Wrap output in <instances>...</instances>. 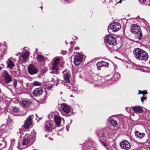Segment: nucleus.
<instances>
[{
    "label": "nucleus",
    "instance_id": "obj_42",
    "mask_svg": "<svg viewBox=\"0 0 150 150\" xmlns=\"http://www.w3.org/2000/svg\"><path fill=\"white\" fill-rule=\"evenodd\" d=\"M39 120H40L42 119V118L41 117H40V118H39Z\"/></svg>",
    "mask_w": 150,
    "mask_h": 150
},
{
    "label": "nucleus",
    "instance_id": "obj_24",
    "mask_svg": "<svg viewBox=\"0 0 150 150\" xmlns=\"http://www.w3.org/2000/svg\"><path fill=\"white\" fill-rule=\"evenodd\" d=\"M99 137L103 139L108 138V136L107 135L106 132L105 133H102L99 135Z\"/></svg>",
    "mask_w": 150,
    "mask_h": 150
},
{
    "label": "nucleus",
    "instance_id": "obj_47",
    "mask_svg": "<svg viewBox=\"0 0 150 150\" xmlns=\"http://www.w3.org/2000/svg\"><path fill=\"white\" fill-rule=\"evenodd\" d=\"M115 75H114V76L115 77Z\"/></svg>",
    "mask_w": 150,
    "mask_h": 150
},
{
    "label": "nucleus",
    "instance_id": "obj_10",
    "mask_svg": "<svg viewBox=\"0 0 150 150\" xmlns=\"http://www.w3.org/2000/svg\"><path fill=\"white\" fill-rule=\"evenodd\" d=\"M120 145L122 148L126 150L129 149L131 147L130 143L126 140L120 142Z\"/></svg>",
    "mask_w": 150,
    "mask_h": 150
},
{
    "label": "nucleus",
    "instance_id": "obj_12",
    "mask_svg": "<svg viewBox=\"0 0 150 150\" xmlns=\"http://www.w3.org/2000/svg\"><path fill=\"white\" fill-rule=\"evenodd\" d=\"M43 92V89L41 87L36 88L33 91V94L35 96H40Z\"/></svg>",
    "mask_w": 150,
    "mask_h": 150
},
{
    "label": "nucleus",
    "instance_id": "obj_9",
    "mask_svg": "<svg viewBox=\"0 0 150 150\" xmlns=\"http://www.w3.org/2000/svg\"><path fill=\"white\" fill-rule=\"evenodd\" d=\"M33 115H30L26 120L25 124L23 125L25 129L28 128L32 124V120L33 117Z\"/></svg>",
    "mask_w": 150,
    "mask_h": 150
},
{
    "label": "nucleus",
    "instance_id": "obj_31",
    "mask_svg": "<svg viewBox=\"0 0 150 150\" xmlns=\"http://www.w3.org/2000/svg\"><path fill=\"white\" fill-rule=\"evenodd\" d=\"M147 93L146 91H141L140 90L139 91L138 94H142L143 95V96H144L145 94Z\"/></svg>",
    "mask_w": 150,
    "mask_h": 150
},
{
    "label": "nucleus",
    "instance_id": "obj_26",
    "mask_svg": "<svg viewBox=\"0 0 150 150\" xmlns=\"http://www.w3.org/2000/svg\"><path fill=\"white\" fill-rule=\"evenodd\" d=\"M32 84L34 86H40L41 85V83L38 81H35L32 83Z\"/></svg>",
    "mask_w": 150,
    "mask_h": 150
},
{
    "label": "nucleus",
    "instance_id": "obj_30",
    "mask_svg": "<svg viewBox=\"0 0 150 150\" xmlns=\"http://www.w3.org/2000/svg\"><path fill=\"white\" fill-rule=\"evenodd\" d=\"M96 66H97V69L98 70H100L101 67H102L100 63V62H99L97 63L96 64Z\"/></svg>",
    "mask_w": 150,
    "mask_h": 150
},
{
    "label": "nucleus",
    "instance_id": "obj_17",
    "mask_svg": "<svg viewBox=\"0 0 150 150\" xmlns=\"http://www.w3.org/2000/svg\"><path fill=\"white\" fill-rule=\"evenodd\" d=\"M54 120L58 126H60L61 124V118L58 116L55 115L54 116Z\"/></svg>",
    "mask_w": 150,
    "mask_h": 150
},
{
    "label": "nucleus",
    "instance_id": "obj_11",
    "mask_svg": "<svg viewBox=\"0 0 150 150\" xmlns=\"http://www.w3.org/2000/svg\"><path fill=\"white\" fill-rule=\"evenodd\" d=\"M4 134V131L2 130H0V136L2 137H0V149H1L2 148L4 147L5 146L6 144L5 141L3 139L4 137L3 136V134Z\"/></svg>",
    "mask_w": 150,
    "mask_h": 150
},
{
    "label": "nucleus",
    "instance_id": "obj_14",
    "mask_svg": "<svg viewBox=\"0 0 150 150\" xmlns=\"http://www.w3.org/2000/svg\"><path fill=\"white\" fill-rule=\"evenodd\" d=\"M61 108L63 110L67 113H69L70 112V109L69 107L65 104L61 105Z\"/></svg>",
    "mask_w": 150,
    "mask_h": 150
},
{
    "label": "nucleus",
    "instance_id": "obj_5",
    "mask_svg": "<svg viewBox=\"0 0 150 150\" xmlns=\"http://www.w3.org/2000/svg\"><path fill=\"white\" fill-rule=\"evenodd\" d=\"M1 76L3 81L6 84H8L12 81L13 77L6 70L3 71L2 73Z\"/></svg>",
    "mask_w": 150,
    "mask_h": 150
},
{
    "label": "nucleus",
    "instance_id": "obj_28",
    "mask_svg": "<svg viewBox=\"0 0 150 150\" xmlns=\"http://www.w3.org/2000/svg\"><path fill=\"white\" fill-rule=\"evenodd\" d=\"M57 66H55L54 64H53L51 68V69L54 70L55 72H57L58 71V69L57 67Z\"/></svg>",
    "mask_w": 150,
    "mask_h": 150
},
{
    "label": "nucleus",
    "instance_id": "obj_21",
    "mask_svg": "<svg viewBox=\"0 0 150 150\" xmlns=\"http://www.w3.org/2000/svg\"><path fill=\"white\" fill-rule=\"evenodd\" d=\"M37 60L40 62H42L45 59V57L41 55L38 54L36 57Z\"/></svg>",
    "mask_w": 150,
    "mask_h": 150
},
{
    "label": "nucleus",
    "instance_id": "obj_40",
    "mask_svg": "<svg viewBox=\"0 0 150 150\" xmlns=\"http://www.w3.org/2000/svg\"><path fill=\"white\" fill-rule=\"evenodd\" d=\"M122 0H120L119 2H117V3H121L122 2Z\"/></svg>",
    "mask_w": 150,
    "mask_h": 150
},
{
    "label": "nucleus",
    "instance_id": "obj_23",
    "mask_svg": "<svg viewBox=\"0 0 150 150\" xmlns=\"http://www.w3.org/2000/svg\"><path fill=\"white\" fill-rule=\"evenodd\" d=\"M60 59L58 57H55L54 60V62L53 64L55 66H57L59 64V62L60 61Z\"/></svg>",
    "mask_w": 150,
    "mask_h": 150
},
{
    "label": "nucleus",
    "instance_id": "obj_37",
    "mask_svg": "<svg viewBox=\"0 0 150 150\" xmlns=\"http://www.w3.org/2000/svg\"><path fill=\"white\" fill-rule=\"evenodd\" d=\"M56 72H55V71H50V73L52 74H54L56 73Z\"/></svg>",
    "mask_w": 150,
    "mask_h": 150
},
{
    "label": "nucleus",
    "instance_id": "obj_34",
    "mask_svg": "<svg viewBox=\"0 0 150 150\" xmlns=\"http://www.w3.org/2000/svg\"><path fill=\"white\" fill-rule=\"evenodd\" d=\"M146 98V97L143 96L142 97H141V101L143 103L144 101L145 100Z\"/></svg>",
    "mask_w": 150,
    "mask_h": 150
},
{
    "label": "nucleus",
    "instance_id": "obj_2",
    "mask_svg": "<svg viewBox=\"0 0 150 150\" xmlns=\"http://www.w3.org/2000/svg\"><path fill=\"white\" fill-rule=\"evenodd\" d=\"M36 133L33 130L30 134H26L22 140V144L23 145H27L29 144H32L35 139Z\"/></svg>",
    "mask_w": 150,
    "mask_h": 150
},
{
    "label": "nucleus",
    "instance_id": "obj_13",
    "mask_svg": "<svg viewBox=\"0 0 150 150\" xmlns=\"http://www.w3.org/2000/svg\"><path fill=\"white\" fill-rule=\"evenodd\" d=\"M21 104L23 107L28 108L31 106L32 103L29 99H25L21 102Z\"/></svg>",
    "mask_w": 150,
    "mask_h": 150
},
{
    "label": "nucleus",
    "instance_id": "obj_7",
    "mask_svg": "<svg viewBox=\"0 0 150 150\" xmlns=\"http://www.w3.org/2000/svg\"><path fill=\"white\" fill-rule=\"evenodd\" d=\"M28 69L29 74L31 75L35 74L38 72V68L32 64H30L28 67Z\"/></svg>",
    "mask_w": 150,
    "mask_h": 150
},
{
    "label": "nucleus",
    "instance_id": "obj_27",
    "mask_svg": "<svg viewBox=\"0 0 150 150\" xmlns=\"http://www.w3.org/2000/svg\"><path fill=\"white\" fill-rule=\"evenodd\" d=\"M100 63L102 65V67L103 66H107L108 67V63L107 62H105L104 61H102L101 62H100Z\"/></svg>",
    "mask_w": 150,
    "mask_h": 150
},
{
    "label": "nucleus",
    "instance_id": "obj_6",
    "mask_svg": "<svg viewBox=\"0 0 150 150\" xmlns=\"http://www.w3.org/2000/svg\"><path fill=\"white\" fill-rule=\"evenodd\" d=\"M121 28L120 24L118 22H114L110 25L108 29L112 30L113 32H115L118 31Z\"/></svg>",
    "mask_w": 150,
    "mask_h": 150
},
{
    "label": "nucleus",
    "instance_id": "obj_1",
    "mask_svg": "<svg viewBox=\"0 0 150 150\" xmlns=\"http://www.w3.org/2000/svg\"><path fill=\"white\" fill-rule=\"evenodd\" d=\"M133 53L134 57L137 59L146 61L148 58V55L147 53L140 48H137L134 49Z\"/></svg>",
    "mask_w": 150,
    "mask_h": 150
},
{
    "label": "nucleus",
    "instance_id": "obj_44",
    "mask_svg": "<svg viewBox=\"0 0 150 150\" xmlns=\"http://www.w3.org/2000/svg\"><path fill=\"white\" fill-rule=\"evenodd\" d=\"M41 9L42 8V7H41Z\"/></svg>",
    "mask_w": 150,
    "mask_h": 150
},
{
    "label": "nucleus",
    "instance_id": "obj_32",
    "mask_svg": "<svg viewBox=\"0 0 150 150\" xmlns=\"http://www.w3.org/2000/svg\"><path fill=\"white\" fill-rule=\"evenodd\" d=\"M112 131V130L109 129L108 132H106L107 135L108 136V138L110 137L111 135L112 134V133L111 132Z\"/></svg>",
    "mask_w": 150,
    "mask_h": 150
},
{
    "label": "nucleus",
    "instance_id": "obj_41",
    "mask_svg": "<svg viewBox=\"0 0 150 150\" xmlns=\"http://www.w3.org/2000/svg\"><path fill=\"white\" fill-rule=\"evenodd\" d=\"M143 2H145L146 1L145 0H142Z\"/></svg>",
    "mask_w": 150,
    "mask_h": 150
},
{
    "label": "nucleus",
    "instance_id": "obj_46",
    "mask_svg": "<svg viewBox=\"0 0 150 150\" xmlns=\"http://www.w3.org/2000/svg\"><path fill=\"white\" fill-rule=\"evenodd\" d=\"M4 53H6V52H4Z\"/></svg>",
    "mask_w": 150,
    "mask_h": 150
},
{
    "label": "nucleus",
    "instance_id": "obj_29",
    "mask_svg": "<svg viewBox=\"0 0 150 150\" xmlns=\"http://www.w3.org/2000/svg\"><path fill=\"white\" fill-rule=\"evenodd\" d=\"M12 110L13 112L15 113H17L19 111V108H18L14 107L13 108Z\"/></svg>",
    "mask_w": 150,
    "mask_h": 150
},
{
    "label": "nucleus",
    "instance_id": "obj_48",
    "mask_svg": "<svg viewBox=\"0 0 150 150\" xmlns=\"http://www.w3.org/2000/svg\"><path fill=\"white\" fill-rule=\"evenodd\" d=\"M149 63H150V60L149 61Z\"/></svg>",
    "mask_w": 150,
    "mask_h": 150
},
{
    "label": "nucleus",
    "instance_id": "obj_8",
    "mask_svg": "<svg viewBox=\"0 0 150 150\" xmlns=\"http://www.w3.org/2000/svg\"><path fill=\"white\" fill-rule=\"evenodd\" d=\"M83 56L80 53H78L75 55L74 56V63L76 65H79L81 63Z\"/></svg>",
    "mask_w": 150,
    "mask_h": 150
},
{
    "label": "nucleus",
    "instance_id": "obj_45",
    "mask_svg": "<svg viewBox=\"0 0 150 150\" xmlns=\"http://www.w3.org/2000/svg\"><path fill=\"white\" fill-rule=\"evenodd\" d=\"M36 117H37V115L36 114Z\"/></svg>",
    "mask_w": 150,
    "mask_h": 150
},
{
    "label": "nucleus",
    "instance_id": "obj_33",
    "mask_svg": "<svg viewBox=\"0 0 150 150\" xmlns=\"http://www.w3.org/2000/svg\"><path fill=\"white\" fill-rule=\"evenodd\" d=\"M13 85L15 86V87H16L17 85V80L16 79H14L13 80Z\"/></svg>",
    "mask_w": 150,
    "mask_h": 150
},
{
    "label": "nucleus",
    "instance_id": "obj_4",
    "mask_svg": "<svg viewBox=\"0 0 150 150\" xmlns=\"http://www.w3.org/2000/svg\"><path fill=\"white\" fill-rule=\"evenodd\" d=\"M140 27L136 24H133L130 27L131 32L136 34V37L139 40L141 39L142 36V34L140 32Z\"/></svg>",
    "mask_w": 150,
    "mask_h": 150
},
{
    "label": "nucleus",
    "instance_id": "obj_20",
    "mask_svg": "<svg viewBox=\"0 0 150 150\" xmlns=\"http://www.w3.org/2000/svg\"><path fill=\"white\" fill-rule=\"evenodd\" d=\"M7 63L8 67L11 69L15 66L12 61L10 58L8 59V61H7Z\"/></svg>",
    "mask_w": 150,
    "mask_h": 150
},
{
    "label": "nucleus",
    "instance_id": "obj_38",
    "mask_svg": "<svg viewBox=\"0 0 150 150\" xmlns=\"http://www.w3.org/2000/svg\"><path fill=\"white\" fill-rule=\"evenodd\" d=\"M67 1L69 3H70L71 2V0H64Z\"/></svg>",
    "mask_w": 150,
    "mask_h": 150
},
{
    "label": "nucleus",
    "instance_id": "obj_19",
    "mask_svg": "<svg viewBox=\"0 0 150 150\" xmlns=\"http://www.w3.org/2000/svg\"><path fill=\"white\" fill-rule=\"evenodd\" d=\"M135 134L137 137L141 139L144 137L145 134L144 133H140L138 131H136L135 132Z\"/></svg>",
    "mask_w": 150,
    "mask_h": 150
},
{
    "label": "nucleus",
    "instance_id": "obj_22",
    "mask_svg": "<svg viewBox=\"0 0 150 150\" xmlns=\"http://www.w3.org/2000/svg\"><path fill=\"white\" fill-rule=\"evenodd\" d=\"M52 125L51 123L49 122H46L45 125V128L46 130L47 131L50 130L52 127Z\"/></svg>",
    "mask_w": 150,
    "mask_h": 150
},
{
    "label": "nucleus",
    "instance_id": "obj_18",
    "mask_svg": "<svg viewBox=\"0 0 150 150\" xmlns=\"http://www.w3.org/2000/svg\"><path fill=\"white\" fill-rule=\"evenodd\" d=\"M63 77L64 79L67 83H69L70 82L69 79L71 77V75L68 73H66L63 75Z\"/></svg>",
    "mask_w": 150,
    "mask_h": 150
},
{
    "label": "nucleus",
    "instance_id": "obj_16",
    "mask_svg": "<svg viewBox=\"0 0 150 150\" xmlns=\"http://www.w3.org/2000/svg\"><path fill=\"white\" fill-rule=\"evenodd\" d=\"M29 52L28 51L24 52L22 53L21 56L22 59L24 61H26L28 59Z\"/></svg>",
    "mask_w": 150,
    "mask_h": 150
},
{
    "label": "nucleus",
    "instance_id": "obj_43",
    "mask_svg": "<svg viewBox=\"0 0 150 150\" xmlns=\"http://www.w3.org/2000/svg\"><path fill=\"white\" fill-rule=\"evenodd\" d=\"M1 69V67L0 66V70Z\"/></svg>",
    "mask_w": 150,
    "mask_h": 150
},
{
    "label": "nucleus",
    "instance_id": "obj_15",
    "mask_svg": "<svg viewBox=\"0 0 150 150\" xmlns=\"http://www.w3.org/2000/svg\"><path fill=\"white\" fill-rule=\"evenodd\" d=\"M132 110L135 113H141L143 112L142 109L139 106L132 107Z\"/></svg>",
    "mask_w": 150,
    "mask_h": 150
},
{
    "label": "nucleus",
    "instance_id": "obj_39",
    "mask_svg": "<svg viewBox=\"0 0 150 150\" xmlns=\"http://www.w3.org/2000/svg\"><path fill=\"white\" fill-rule=\"evenodd\" d=\"M79 47H75V50H79Z\"/></svg>",
    "mask_w": 150,
    "mask_h": 150
},
{
    "label": "nucleus",
    "instance_id": "obj_25",
    "mask_svg": "<svg viewBox=\"0 0 150 150\" xmlns=\"http://www.w3.org/2000/svg\"><path fill=\"white\" fill-rule=\"evenodd\" d=\"M110 122L111 124L113 126H115L117 125V122L114 119H112L110 120Z\"/></svg>",
    "mask_w": 150,
    "mask_h": 150
},
{
    "label": "nucleus",
    "instance_id": "obj_3",
    "mask_svg": "<svg viewBox=\"0 0 150 150\" xmlns=\"http://www.w3.org/2000/svg\"><path fill=\"white\" fill-rule=\"evenodd\" d=\"M106 46L108 48H111L116 44V38L112 35L107 36L105 40Z\"/></svg>",
    "mask_w": 150,
    "mask_h": 150
},
{
    "label": "nucleus",
    "instance_id": "obj_35",
    "mask_svg": "<svg viewBox=\"0 0 150 150\" xmlns=\"http://www.w3.org/2000/svg\"><path fill=\"white\" fill-rule=\"evenodd\" d=\"M101 144L102 145L104 146L105 147H106L107 145V144L106 143H105V142H101Z\"/></svg>",
    "mask_w": 150,
    "mask_h": 150
},
{
    "label": "nucleus",
    "instance_id": "obj_36",
    "mask_svg": "<svg viewBox=\"0 0 150 150\" xmlns=\"http://www.w3.org/2000/svg\"><path fill=\"white\" fill-rule=\"evenodd\" d=\"M47 96L46 93L44 96V98H42V100H45L47 99Z\"/></svg>",
    "mask_w": 150,
    "mask_h": 150
}]
</instances>
